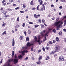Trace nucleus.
<instances>
[{
	"label": "nucleus",
	"mask_w": 66,
	"mask_h": 66,
	"mask_svg": "<svg viewBox=\"0 0 66 66\" xmlns=\"http://www.w3.org/2000/svg\"><path fill=\"white\" fill-rule=\"evenodd\" d=\"M49 43L50 44H52V42L51 41H50L49 42Z\"/></svg>",
	"instance_id": "31"
},
{
	"label": "nucleus",
	"mask_w": 66,
	"mask_h": 66,
	"mask_svg": "<svg viewBox=\"0 0 66 66\" xmlns=\"http://www.w3.org/2000/svg\"><path fill=\"white\" fill-rule=\"evenodd\" d=\"M12 46H14L15 45V41L14 40V38H13L12 39Z\"/></svg>",
	"instance_id": "11"
},
{
	"label": "nucleus",
	"mask_w": 66,
	"mask_h": 66,
	"mask_svg": "<svg viewBox=\"0 0 66 66\" xmlns=\"http://www.w3.org/2000/svg\"><path fill=\"white\" fill-rule=\"evenodd\" d=\"M42 49H43V51L45 52V48H44V47H43Z\"/></svg>",
	"instance_id": "49"
},
{
	"label": "nucleus",
	"mask_w": 66,
	"mask_h": 66,
	"mask_svg": "<svg viewBox=\"0 0 66 66\" xmlns=\"http://www.w3.org/2000/svg\"><path fill=\"white\" fill-rule=\"evenodd\" d=\"M43 57H42V56L39 55V57L38 59V61H40L41 59H42V58Z\"/></svg>",
	"instance_id": "13"
},
{
	"label": "nucleus",
	"mask_w": 66,
	"mask_h": 66,
	"mask_svg": "<svg viewBox=\"0 0 66 66\" xmlns=\"http://www.w3.org/2000/svg\"><path fill=\"white\" fill-rule=\"evenodd\" d=\"M43 8H42L41 9H40V11H43Z\"/></svg>",
	"instance_id": "38"
},
{
	"label": "nucleus",
	"mask_w": 66,
	"mask_h": 66,
	"mask_svg": "<svg viewBox=\"0 0 66 66\" xmlns=\"http://www.w3.org/2000/svg\"><path fill=\"white\" fill-rule=\"evenodd\" d=\"M28 60V57H26L24 59V60L25 61H27V60Z\"/></svg>",
	"instance_id": "24"
},
{
	"label": "nucleus",
	"mask_w": 66,
	"mask_h": 66,
	"mask_svg": "<svg viewBox=\"0 0 66 66\" xmlns=\"http://www.w3.org/2000/svg\"><path fill=\"white\" fill-rule=\"evenodd\" d=\"M20 12L21 13H24V11H20Z\"/></svg>",
	"instance_id": "40"
},
{
	"label": "nucleus",
	"mask_w": 66,
	"mask_h": 66,
	"mask_svg": "<svg viewBox=\"0 0 66 66\" xmlns=\"http://www.w3.org/2000/svg\"><path fill=\"white\" fill-rule=\"evenodd\" d=\"M39 26V25H35V28H37V27H38Z\"/></svg>",
	"instance_id": "29"
},
{
	"label": "nucleus",
	"mask_w": 66,
	"mask_h": 66,
	"mask_svg": "<svg viewBox=\"0 0 66 66\" xmlns=\"http://www.w3.org/2000/svg\"><path fill=\"white\" fill-rule=\"evenodd\" d=\"M55 19V18L54 16H53V18H52V20H54Z\"/></svg>",
	"instance_id": "33"
},
{
	"label": "nucleus",
	"mask_w": 66,
	"mask_h": 66,
	"mask_svg": "<svg viewBox=\"0 0 66 66\" xmlns=\"http://www.w3.org/2000/svg\"><path fill=\"white\" fill-rule=\"evenodd\" d=\"M26 40H27V41H29V37H26Z\"/></svg>",
	"instance_id": "20"
},
{
	"label": "nucleus",
	"mask_w": 66,
	"mask_h": 66,
	"mask_svg": "<svg viewBox=\"0 0 66 66\" xmlns=\"http://www.w3.org/2000/svg\"><path fill=\"white\" fill-rule=\"evenodd\" d=\"M32 45H33V44H30V43L29 42H28L27 44V46L26 47H22V49L23 50V49H27L28 48V47H30Z\"/></svg>",
	"instance_id": "2"
},
{
	"label": "nucleus",
	"mask_w": 66,
	"mask_h": 66,
	"mask_svg": "<svg viewBox=\"0 0 66 66\" xmlns=\"http://www.w3.org/2000/svg\"><path fill=\"white\" fill-rule=\"evenodd\" d=\"M36 9V8L35 7L32 8V10H35Z\"/></svg>",
	"instance_id": "36"
},
{
	"label": "nucleus",
	"mask_w": 66,
	"mask_h": 66,
	"mask_svg": "<svg viewBox=\"0 0 66 66\" xmlns=\"http://www.w3.org/2000/svg\"><path fill=\"white\" fill-rule=\"evenodd\" d=\"M59 9H62V6H60L59 7Z\"/></svg>",
	"instance_id": "48"
},
{
	"label": "nucleus",
	"mask_w": 66,
	"mask_h": 66,
	"mask_svg": "<svg viewBox=\"0 0 66 66\" xmlns=\"http://www.w3.org/2000/svg\"><path fill=\"white\" fill-rule=\"evenodd\" d=\"M56 21H59V18H56Z\"/></svg>",
	"instance_id": "35"
},
{
	"label": "nucleus",
	"mask_w": 66,
	"mask_h": 66,
	"mask_svg": "<svg viewBox=\"0 0 66 66\" xmlns=\"http://www.w3.org/2000/svg\"><path fill=\"white\" fill-rule=\"evenodd\" d=\"M15 31H17V29H16L17 28H16L15 27Z\"/></svg>",
	"instance_id": "46"
},
{
	"label": "nucleus",
	"mask_w": 66,
	"mask_h": 66,
	"mask_svg": "<svg viewBox=\"0 0 66 66\" xmlns=\"http://www.w3.org/2000/svg\"><path fill=\"white\" fill-rule=\"evenodd\" d=\"M36 63L38 64V65H39L40 63H41V62L40 61H38L36 62Z\"/></svg>",
	"instance_id": "19"
},
{
	"label": "nucleus",
	"mask_w": 66,
	"mask_h": 66,
	"mask_svg": "<svg viewBox=\"0 0 66 66\" xmlns=\"http://www.w3.org/2000/svg\"><path fill=\"white\" fill-rule=\"evenodd\" d=\"M64 41L66 42V38H64Z\"/></svg>",
	"instance_id": "50"
},
{
	"label": "nucleus",
	"mask_w": 66,
	"mask_h": 66,
	"mask_svg": "<svg viewBox=\"0 0 66 66\" xmlns=\"http://www.w3.org/2000/svg\"><path fill=\"white\" fill-rule=\"evenodd\" d=\"M59 34L60 35H62V31H60V32L59 33Z\"/></svg>",
	"instance_id": "22"
},
{
	"label": "nucleus",
	"mask_w": 66,
	"mask_h": 66,
	"mask_svg": "<svg viewBox=\"0 0 66 66\" xmlns=\"http://www.w3.org/2000/svg\"><path fill=\"white\" fill-rule=\"evenodd\" d=\"M4 12H5V11L4 10H3L2 11V13H4Z\"/></svg>",
	"instance_id": "53"
},
{
	"label": "nucleus",
	"mask_w": 66,
	"mask_h": 66,
	"mask_svg": "<svg viewBox=\"0 0 66 66\" xmlns=\"http://www.w3.org/2000/svg\"><path fill=\"white\" fill-rule=\"evenodd\" d=\"M42 22H45V20H42Z\"/></svg>",
	"instance_id": "58"
},
{
	"label": "nucleus",
	"mask_w": 66,
	"mask_h": 66,
	"mask_svg": "<svg viewBox=\"0 0 66 66\" xmlns=\"http://www.w3.org/2000/svg\"><path fill=\"white\" fill-rule=\"evenodd\" d=\"M24 33L25 36H26L27 35V32H26V31H24Z\"/></svg>",
	"instance_id": "34"
},
{
	"label": "nucleus",
	"mask_w": 66,
	"mask_h": 66,
	"mask_svg": "<svg viewBox=\"0 0 66 66\" xmlns=\"http://www.w3.org/2000/svg\"><path fill=\"white\" fill-rule=\"evenodd\" d=\"M49 31L47 32L45 34V38L43 39V42H45V40H47V38H46V36H47V35L48 34V33H49Z\"/></svg>",
	"instance_id": "6"
},
{
	"label": "nucleus",
	"mask_w": 66,
	"mask_h": 66,
	"mask_svg": "<svg viewBox=\"0 0 66 66\" xmlns=\"http://www.w3.org/2000/svg\"><path fill=\"white\" fill-rule=\"evenodd\" d=\"M16 4H13V6H16Z\"/></svg>",
	"instance_id": "62"
},
{
	"label": "nucleus",
	"mask_w": 66,
	"mask_h": 66,
	"mask_svg": "<svg viewBox=\"0 0 66 66\" xmlns=\"http://www.w3.org/2000/svg\"><path fill=\"white\" fill-rule=\"evenodd\" d=\"M28 32L29 33V34H30V33H31V31H30V30H29L28 31Z\"/></svg>",
	"instance_id": "61"
},
{
	"label": "nucleus",
	"mask_w": 66,
	"mask_h": 66,
	"mask_svg": "<svg viewBox=\"0 0 66 66\" xmlns=\"http://www.w3.org/2000/svg\"><path fill=\"white\" fill-rule=\"evenodd\" d=\"M39 22L41 23V22H42V21L41 19H40L39 20Z\"/></svg>",
	"instance_id": "51"
},
{
	"label": "nucleus",
	"mask_w": 66,
	"mask_h": 66,
	"mask_svg": "<svg viewBox=\"0 0 66 66\" xmlns=\"http://www.w3.org/2000/svg\"><path fill=\"white\" fill-rule=\"evenodd\" d=\"M51 7H54V5H51Z\"/></svg>",
	"instance_id": "56"
},
{
	"label": "nucleus",
	"mask_w": 66,
	"mask_h": 66,
	"mask_svg": "<svg viewBox=\"0 0 66 66\" xmlns=\"http://www.w3.org/2000/svg\"><path fill=\"white\" fill-rule=\"evenodd\" d=\"M15 28H18L19 27V26L18 25H17L16 26H15Z\"/></svg>",
	"instance_id": "21"
},
{
	"label": "nucleus",
	"mask_w": 66,
	"mask_h": 66,
	"mask_svg": "<svg viewBox=\"0 0 66 66\" xmlns=\"http://www.w3.org/2000/svg\"><path fill=\"white\" fill-rule=\"evenodd\" d=\"M34 16L35 18H38V16H36L37 15L36 14H34Z\"/></svg>",
	"instance_id": "16"
},
{
	"label": "nucleus",
	"mask_w": 66,
	"mask_h": 66,
	"mask_svg": "<svg viewBox=\"0 0 66 66\" xmlns=\"http://www.w3.org/2000/svg\"><path fill=\"white\" fill-rule=\"evenodd\" d=\"M55 53V51H54L51 52V54H54Z\"/></svg>",
	"instance_id": "17"
},
{
	"label": "nucleus",
	"mask_w": 66,
	"mask_h": 66,
	"mask_svg": "<svg viewBox=\"0 0 66 66\" xmlns=\"http://www.w3.org/2000/svg\"><path fill=\"white\" fill-rule=\"evenodd\" d=\"M17 2H19V3H20V1L19 0H18L17 1Z\"/></svg>",
	"instance_id": "55"
},
{
	"label": "nucleus",
	"mask_w": 66,
	"mask_h": 66,
	"mask_svg": "<svg viewBox=\"0 0 66 66\" xmlns=\"http://www.w3.org/2000/svg\"><path fill=\"white\" fill-rule=\"evenodd\" d=\"M33 47L31 48V51H33Z\"/></svg>",
	"instance_id": "57"
},
{
	"label": "nucleus",
	"mask_w": 66,
	"mask_h": 66,
	"mask_svg": "<svg viewBox=\"0 0 66 66\" xmlns=\"http://www.w3.org/2000/svg\"><path fill=\"white\" fill-rule=\"evenodd\" d=\"M14 0H11L10 1V2H14Z\"/></svg>",
	"instance_id": "41"
},
{
	"label": "nucleus",
	"mask_w": 66,
	"mask_h": 66,
	"mask_svg": "<svg viewBox=\"0 0 66 66\" xmlns=\"http://www.w3.org/2000/svg\"><path fill=\"white\" fill-rule=\"evenodd\" d=\"M20 9L19 7H17L15 8V10H18V9Z\"/></svg>",
	"instance_id": "43"
},
{
	"label": "nucleus",
	"mask_w": 66,
	"mask_h": 66,
	"mask_svg": "<svg viewBox=\"0 0 66 66\" xmlns=\"http://www.w3.org/2000/svg\"><path fill=\"white\" fill-rule=\"evenodd\" d=\"M34 38L35 39V42H38V43H39V45H40V44H41L39 42H40V37H39L38 41L37 39V38L36 37V36H34Z\"/></svg>",
	"instance_id": "4"
},
{
	"label": "nucleus",
	"mask_w": 66,
	"mask_h": 66,
	"mask_svg": "<svg viewBox=\"0 0 66 66\" xmlns=\"http://www.w3.org/2000/svg\"><path fill=\"white\" fill-rule=\"evenodd\" d=\"M59 61H64V57L63 56H61L59 57Z\"/></svg>",
	"instance_id": "5"
},
{
	"label": "nucleus",
	"mask_w": 66,
	"mask_h": 66,
	"mask_svg": "<svg viewBox=\"0 0 66 66\" xmlns=\"http://www.w3.org/2000/svg\"><path fill=\"white\" fill-rule=\"evenodd\" d=\"M63 24V22L59 21H56L54 23L55 26H57L56 30H59V28H62V24Z\"/></svg>",
	"instance_id": "1"
},
{
	"label": "nucleus",
	"mask_w": 66,
	"mask_h": 66,
	"mask_svg": "<svg viewBox=\"0 0 66 66\" xmlns=\"http://www.w3.org/2000/svg\"><path fill=\"white\" fill-rule=\"evenodd\" d=\"M5 1V0H3L2 2V3H4V2Z\"/></svg>",
	"instance_id": "52"
},
{
	"label": "nucleus",
	"mask_w": 66,
	"mask_h": 66,
	"mask_svg": "<svg viewBox=\"0 0 66 66\" xmlns=\"http://www.w3.org/2000/svg\"><path fill=\"white\" fill-rule=\"evenodd\" d=\"M13 61V58H11L9 60L8 62H7L6 63L5 65H4V66H12L11 65H10V63L11 62H12Z\"/></svg>",
	"instance_id": "3"
},
{
	"label": "nucleus",
	"mask_w": 66,
	"mask_h": 66,
	"mask_svg": "<svg viewBox=\"0 0 66 66\" xmlns=\"http://www.w3.org/2000/svg\"><path fill=\"white\" fill-rule=\"evenodd\" d=\"M28 51H25L24 50L23 51H22L21 52V53L22 54V55H24V53L25 52H26V53H27Z\"/></svg>",
	"instance_id": "9"
},
{
	"label": "nucleus",
	"mask_w": 66,
	"mask_h": 66,
	"mask_svg": "<svg viewBox=\"0 0 66 66\" xmlns=\"http://www.w3.org/2000/svg\"><path fill=\"white\" fill-rule=\"evenodd\" d=\"M5 26V23H4L2 25V27H4Z\"/></svg>",
	"instance_id": "39"
},
{
	"label": "nucleus",
	"mask_w": 66,
	"mask_h": 66,
	"mask_svg": "<svg viewBox=\"0 0 66 66\" xmlns=\"http://www.w3.org/2000/svg\"><path fill=\"white\" fill-rule=\"evenodd\" d=\"M45 31L46 30H44L43 31V32H40V34L42 36H44V34L45 33Z\"/></svg>",
	"instance_id": "8"
},
{
	"label": "nucleus",
	"mask_w": 66,
	"mask_h": 66,
	"mask_svg": "<svg viewBox=\"0 0 66 66\" xmlns=\"http://www.w3.org/2000/svg\"><path fill=\"white\" fill-rule=\"evenodd\" d=\"M53 32H54V33H56V31L55 30V29H53Z\"/></svg>",
	"instance_id": "30"
},
{
	"label": "nucleus",
	"mask_w": 66,
	"mask_h": 66,
	"mask_svg": "<svg viewBox=\"0 0 66 66\" xmlns=\"http://www.w3.org/2000/svg\"><path fill=\"white\" fill-rule=\"evenodd\" d=\"M25 26V23H24L23 24V25L22 26V27H24V26Z\"/></svg>",
	"instance_id": "37"
},
{
	"label": "nucleus",
	"mask_w": 66,
	"mask_h": 66,
	"mask_svg": "<svg viewBox=\"0 0 66 66\" xmlns=\"http://www.w3.org/2000/svg\"><path fill=\"white\" fill-rule=\"evenodd\" d=\"M23 39V37L22 36H21L20 37V40H22V39Z\"/></svg>",
	"instance_id": "18"
},
{
	"label": "nucleus",
	"mask_w": 66,
	"mask_h": 66,
	"mask_svg": "<svg viewBox=\"0 0 66 66\" xmlns=\"http://www.w3.org/2000/svg\"><path fill=\"white\" fill-rule=\"evenodd\" d=\"M26 5L24 4H23V8H25L26 7Z\"/></svg>",
	"instance_id": "27"
},
{
	"label": "nucleus",
	"mask_w": 66,
	"mask_h": 66,
	"mask_svg": "<svg viewBox=\"0 0 66 66\" xmlns=\"http://www.w3.org/2000/svg\"><path fill=\"white\" fill-rule=\"evenodd\" d=\"M19 17L17 18V21H19Z\"/></svg>",
	"instance_id": "32"
},
{
	"label": "nucleus",
	"mask_w": 66,
	"mask_h": 66,
	"mask_svg": "<svg viewBox=\"0 0 66 66\" xmlns=\"http://www.w3.org/2000/svg\"><path fill=\"white\" fill-rule=\"evenodd\" d=\"M3 5H4V6L5 5H6V3H3Z\"/></svg>",
	"instance_id": "47"
},
{
	"label": "nucleus",
	"mask_w": 66,
	"mask_h": 66,
	"mask_svg": "<svg viewBox=\"0 0 66 66\" xmlns=\"http://www.w3.org/2000/svg\"><path fill=\"white\" fill-rule=\"evenodd\" d=\"M55 49L57 52V51H59V50H60V48L59 46H56V47L55 48Z\"/></svg>",
	"instance_id": "7"
},
{
	"label": "nucleus",
	"mask_w": 66,
	"mask_h": 66,
	"mask_svg": "<svg viewBox=\"0 0 66 66\" xmlns=\"http://www.w3.org/2000/svg\"><path fill=\"white\" fill-rule=\"evenodd\" d=\"M8 10H9V11H12V10L11 9H8Z\"/></svg>",
	"instance_id": "45"
},
{
	"label": "nucleus",
	"mask_w": 66,
	"mask_h": 66,
	"mask_svg": "<svg viewBox=\"0 0 66 66\" xmlns=\"http://www.w3.org/2000/svg\"><path fill=\"white\" fill-rule=\"evenodd\" d=\"M56 41H57V42H58L59 41V37H56Z\"/></svg>",
	"instance_id": "14"
},
{
	"label": "nucleus",
	"mask_w": 66,
	"mask_h": 66,
	"mask_svg": "<svg viewBox=\"0 0 66 66\" xmlns=\"http://www.w3.org/2000/svg\"><path fill=\"white\" fill-rule=\"evenodd\" d=\"M5 17L6 18L7 17H10V16L7 15H5Z\"/></svg>",
	"instance_id": "23"
},
{
	"label": "nucleus",
	"mask_w": 66,
	"mask_h": 66,
	"mask_svg": "<svg viewBox=\"0 0 66 66\" xmlns=\"http://www.w3.org/2000/svg\"><path fill=\"white\" fill-rule=\"evenodd\" d=\"M39 2L40 3V5H42V4L43 3V1H42V0H38Z\"/></svg>",
	"instance_id": "12"
},
{
	"label": "nucleus",
	"mask_w": 66,
	"mask_h": 66,
	"mask_svg": "<svg viewBox=\"0 0 66 66\" xmlns=\"http://www.w3.org/2000/svg\"><path fill=\"white\" fill-rule=\"evenodd\" d=\"M31 59L32 60H34L35 59L33 57H32Z\"/></svg>",
	"instance_id": "54"
},
{
	"label": "nucleus",
	"mask_w": 66,
	"mask_h": 66,
	"mask_svg": "<svg viewBox=\"0 0 66 66\" xmlns=\"http://www.w3.org/2000/svg\"><path fill=\"white\" fill-rule=\"evenodd\" d=\"M33 1H32L30 3L31 5H32V4H33Z\"/></svg>",
	"instance_id": "28"
},
{
	"label": "nucleus",
	"mask_w": 66,
	"mask_h": 66,
	"mask_svg": "<svg viewBox=\"0 0 66 66\" xmlns=\"http://www.w3.org/2000/svg\"><path fill=\"white\" fill-rule=\"evenodd\" d=\"M41 28H44V26L42 25V26H41Z\"/></svg>",
	"instance_id": "60"
},
{
	"label": "nucleus",
	"mask_w": 66,
	"mask_h": 66,
	"mask_svg": "<svg viewBox=\"0 0 66 66\" xmlns=\"http://www.w3.org/2000/svg\"><path fill=\"white\" fill-rule=\"evenodd\" d=\"M63 31L64 32H66V29H63Z\"/></svg>",
	"instance_id": "59"
},
{
	"label": "nucleus",
	"mask_w": 66,
	"mask_h": 66,
	"mask_svg": "<svg viewBox=\"0 0 66 66\" xmlns=\"http://www.w3.org/2000/svg\"><path fill=\"white\" fill-rule=\"evenodd\" d=\"M64 24H66V20L64 21Z\"/></svg>",
	"instance_id": "63"
},
{
	"label": "nucleus",
	"mask_w": 66,
	"mask_h": 66,
	"mask_svg": "<svg viewBox=\"0 0 66 66\" xmlns=\"http://www.w3.org/2000/svg\"><path fill=\"white\" fill-rule=\"evenodd\" d=\"M14 53H15V52L14 51H12V56H14Z\"/></svg>",
	"instance_id": "15"
},
{
	"label": "nucleus",
	"mask_w": 66,
	"mask_h": 66,
	"mask_svg": "<svg viewBox=\"0 0 66 66\" xmlns=\"http://www.w3.org/2000/svg\"><path fill=\"white\" fill-rule=\"evenodd\" d=\"M22 56H21V55H20V56H19V59L22 58Z\"/></svg>",
	"instance_id": "26"
},
{
	"label": "nucleus",
	"mask_w": 66,
	"mask_h": 66,
	"mask_svg": "<svg viewBox=\"0 0 66 66\" xmlns=\"http://www.w3.org/2000/svg\"><path fill=\"white\" fill-rule=\"evenodd\" d=\"M46 58L47 59H49V56H47Z\"/></svg>",
	"instance_id": "64"
},
{
	"label": "nucleus",
	"mask_w": 66,
	"mask_h": 66,
	"mask_svg": "<svg viewBox=\"0 0 66 66\" xmlns=\"http://www.w3.org/2000/svg\"><path fill=\"white\" fill-rule=\"evenodd\" d=\"M6 34V31H5L3 33H2V35H4V34Z\"/></svg>",
	"instance_id": "25"
},
{
	"label": "nucleus",
	"mask_w": 66,
	"mask_h": 66,
	"mask_svg": "<svg viewBox=\"0 0 66 66\" xmlns=\"http://www.w3.org/2000/svg\"><path fill=\"white\" fill-rule=\"evenodd\" d=\"M29 24H33V22H29Z\"/></svg>",
	"instance_id": "42"
},
{
	"label": "nucleus",
	"mask_w": 66,
	"mask_h": 66,
	"mask_svg": "<svg viewBox=\"0 0 66 66\" xmlns=\"http://www.w3.org/2000/svg\"><path fill=\"white\" fill-rule=\"evenodd\" d=\"M18 59H14L13 60L14 64H16L18 62Z\"/></svg>",
	"instance_id": "10"
},
{
	"label": "nucleus",
	"mask_w": 66,
	"mask_h": 66,
	"mask_svg": "<svg viewBox=\"0 0 66 66\" xmlns=\"http://www.w3.org/2000/svg\"><path fill=\"white\" fill-rule=\"evenodd\" d=\"M2 60H3V59H2L1 60V61H0V64H1V63H2Z\"/></svg>",
	"instance_id": "44"
}]
</instances>
